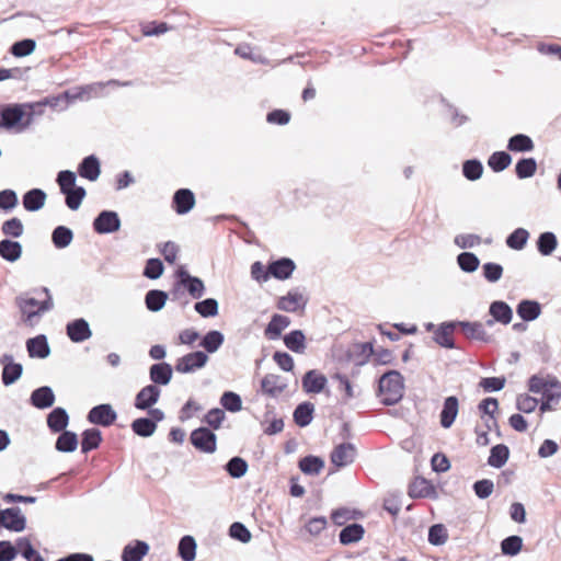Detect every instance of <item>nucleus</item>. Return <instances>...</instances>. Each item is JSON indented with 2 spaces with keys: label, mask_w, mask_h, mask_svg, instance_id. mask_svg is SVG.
Listing matches in <instances>:
<instances>
[{
  "label": "nucleus",
  "mask_w": 561,
  "mask_h": 561,
  "mask_svg": "<svg viewBox=\"0 0 561 561\" xmlns=\"http://www.w3.org/2000/svg\"><path fill=\"white\" fill-rule=\"evenodd\" d=\"M175 282L171 289L172 300H181L184 296V290L193 299H199L205 295L206 288L204 282L188 273L185 266H180L175 272Z\"/></svg>",
  "instance_id": "f257e3e1"
},
{
  "label": "nucleus",
  "mask_w": 561,
  "mask_h": 561,
  "mask_svg": "<svg viewBox=\"0 0 561 561\" xmlns=\"http://www.w3.org/2000/svg\"><path fill=\"white\" fill-rule=\"evenodd\" d=\"M403 377L397 370L385 373L378 385V397L385 405H394L403 397Z\"/></svg>",
  "instance_id": "f03ea898"
},
{
  "label": "nucleus",
  "mask_w": 561,
  "mask_h": 561,
  "mask_svg": "<svg viewBox=\"0 0 561 561\" xmlns=\"http://www.w3.org/2000/svg\"><path fill=\"white\" fill-rule=\"evenodd\" d=\"M527 388L531 393L541 394V400L557 404L561 400V381L556 376L533 375L527 381Z\"/></svg>",
  "instance_id": "7ed1b4c3"
},
{
  "label": "nucleus",
  "mask_w": 561,
  "mask_h": 561,
  "mask_svg": "<svg viewBox=\"0 0 561 561\" xmlns=\"http://www.w3.org/2000/svg\"><path fill=\"white\" fill-rule=\"evenodd\" d=\"M22 103L5 104L0 107L3 128L22 133L31 126V117L26 114Z\"/></svg>",
  "instance_id": "20e7f679"
},
{
  "label": "nucleus",
  "mask_w": 561,
  "mask_h": 561,
  "mask_svg": "<svg viewBox=\"0 0 561 561\" xmlns=\"http://www.w3.org/2000/svg\"><path fill=\"white\" fill-rule=\"evenodd\" d=\"M191 444L201 453L213 454L217 449V436L208 427H198L190 435Z\"/></svg>",
  "instance_id": "39448f33"
},
{
  "label": "nucleus",
  "mask_w": 561,
  "mask_h": 561,
  "mask_svg": "<svg viewBox=\"0 0 561 561\" xmlns=\"http://www.w3.org/2000/svg\"><path fill=\"white\" fill-rule=\"evenodd\" d=\"M209 357L203 351H195L183 355L175 362L174 369L180 374H192L206 366Z\"/></svg>",
  "instance_id": "423d86ee"
},
{
  "label": "nucleus",
  "mask_w": 561,
  "mask_h": 561,
  "mask_svg": "<svg viewBox=\"0 0 561 561\" xmlns=\"http://www.w3.org/2000/svg\"><path fill=\"white\" fill-rule=\"evenodd\" d=\"M87 420L91 424L108 427L117 420V412L110 403H101L88 412Z\"/></svg>",
  "instance_id": "0eeeda50"
},
{
  "label": "nucleus",
  "mask_w": 561,
  "mask_h": 561,
  "mask_svg": "<svg viewBox=\"0 0 561 561\" xmlns=\"http://www.w3.org/2000/svg\"><path fill=\"white\" fill-rule=\"evenodd\" d=\"M93 230L100 234H110L121 228V218L114 210H102L93 220Z\"/></svg>",
  "instance_id": "6e6552de"
},
{
  "label": "nucleus",
  "mask_w": 561,
  "mask_h": 561,
  "mask_svg": "<svg viewBox=\"0 0 561 561\" xmlns=\"http://www.w3.org/2000/svg\"><path fill=\"white\" fill-rule=\"evenodd\" d=\"M0 526L14 533H21L26 527V518L20 507L4 508L0 515Z\"/></svg>",
  "instance_id": "1a4fd4ad"
},
{
  "label": "nucleus",
  "mask_w": 561,
  "mask_h": 561,
  "mask_svg": "<svg viewBox=\"0 0 561 561\" xmlns=\"http://www.w3.org/2000/svg\"><path fill=\"white\" fill-rule=\"evenodd\" d=\"M0 364L2 365L1 380L4 386H11L21 378L23 366L15 363L11 354H2Z\"/></svg>",
  "instance_id": "9d476101"
},
{
  "label": "nucleus",
  "mask_w": 561,
  "mask_h": 561,
  "mask_svg": "<svg viewBox=\"0 0 561 561\" xmlns=\"http://www.w3.org/2000/svg\"><path fill=\"white\" fill-rule=\"evenodd\" d=\"M457 328L469 340L490 343L492 336L485 331L484 324L478 321H456Z\"/></svg>",
  "instance_id": "9b49d317"
},
{
  "label": "nucleus",
  "mask_w": 561,
  "mask_h": 561,
  "mask_svg": "<svg viewBox=\"0 0 561 561\" xmlns=\"http://www.w3.org/2000/svg\"><path fill=\"white\" fill-rule=\"evenodd\" d=\"M160 396L161 389L159 387L151 383L147 385L137 392L134 407L142 411L148 410L159 401Z\"/></svg>",
  "instance_id": "f8f14e48"
},
{
  "label": "nucleus",
  "mask_w": 561,
  "mask_h": 561,
  "mask_svg": "<svg viewBox=\"0 0 561 561\" xmlns=\"http://www.w3.org/2000/svg\"><path fill=\"white\" fill-rule=\"evenodd\" d=\"M308 299L304 297L297 289L289 290L285 296L278 298L276 307L278 310L285 312H296L299 309H305Z\"/></svg>",
  "instance_id": "ddd939ff"
},
{
  "label": "nucleus",
  "mask_w": 561,
  "mask_h": 561,
  "mask_svg": "<svg viewBox=\"0 0 561 561\" xmlns=\"http://www.w3.org/2000/svg\"><path fill=\"white\" fill-rule=\"evenodd\" d=\"M66 333L73 343H81L92 336L89 322L83 318L75 319L67 323Z\"/></svg>",
  "instance_id": "4468645a"
},
{
  "label": "nucleus",
  "mask_w": 561,
  "mask_h": 561,
  "mask_svg": "<svg viewBox=\"0 0 561 561\" xmlns=\"http://www.w3.org/2000/svg\"><path fill=\"white\" fill-rule=\"evenodd\" d=\"M355 457L356 448L351 443L339 444L330 455L331 462L339 468L351 465Z\"/></svg>",
  "instance_id": "2eb2a0df"
},
{
  "label": "nucleus",
  "mask_w": 561,
  "mask_h": 561,
  "mask_svg": "<svg viewBox=\"0 0 561 561\" xmlns=\"http://www.w3.org/2000/svg\"><path fill=\"white\" fill-rule=\"evenodd\" d=\"M195 202V195L190 188H179L172 197V208L178 215H185L194 208Z\"/></svg>",
  "instance_id": "dca6fc26"
},
{
  "label": "nucleus",
  "mask_w": 561,
  "mask_h": 561,
  "mask_svg": "<svg viewBox=\"0 0 561 561\" xmlns=\"http://www.w3.org/2000/svg\"><path fill=\"white\" fill-rule=\"evenodd\" d=\"M173 375L172 366L167 362L157 363L150 366L149 368V378L151 380V385L167 386L170 383Z\"/></svg>",
  "instance_id": "f3484780"
},
{
  "label": "nucleus",
  "mask_w": 561,
  "mask_h": 561,
  "mask_svg": "<svg viewBox=\"0 0 561 561\" xmlns=\"http://www.w3.org/2000/svg\"><path fill=\"white\" fill-rule=\"evenodd\" d=\"M30 403L39 410H45L55 403V393L49 386H42L32 391Z\"/></svg>",
  "instance_id": "a211bd4d"
},
{
  "label": "nucleus",
  "mask_w": 561,
  "mask_h": 561,
  "mask_svg": "<svg viewBox=\"0 0 561 561\" xmlns=\"http://www.w3.org/2000/svg\"><path fill=\"white\" fill-rule=\"evenodd\" d=\"M78 174L91 182L99 179L101 174V164L96 156L90 154L82 159L78 165Z\"/></svg>",
  "instance_id": "6ab92c4d"
},
{
  "label": "nucleus",
  "mask_w": 561,
  "mask_h": 561,
  "mask_svg": "<svg viewBox=\"0 0 561 561\" xmlns=\"http://www.w3.org/2000/svg\"><path fill=\"white\" fill-rule=\"evenodd\" d=\"M296 268L295 262L289 257H280L270 262V274L278 280L288 279Z\"/></svg>",
  "instance_id": "aec40b11"
},
{
  "label": "nucleus",
  "mask_w": 561,
  "mask_h": 561,
  "mask_svg": "<svg viewBox=\"0 0 561 561\" xmlns=\"http://www.w3.org/2000/svg\"><path fill=\"white\" fill-rule=\"evenodd\" d=\"M327 383V377L314 369L308 370L302 377V388L307 393H320Z\"/></svg>",
  "instance_id": "412c9836"
},
{
  "label": "nucleus",
  "mask_w": 561,
  "mask_h": 561,
  "mask_svg": "<svg viewBox=\"0 0 561 561\" xmlns=\"http://www.w3.org/2000/svg\"><path fill=\"white\" fill-rule=\"evenodd\" d=\"M26 350L32 358H46L50 354L46 335L39 334L26 341Z\"/></svg>",
  "instance_id": "4be33fe9"
},
{
  "label": "nucleus",
  "mask_w": 561,
  "mask_h": 561,
  "mask_svg": "<svg viewBox=\"0 0 561 561\" xmlns=\"http://www.w3.org/2000/svg\"><path fill=\"white\" fill-rule=\"evenodd\" d=\"M456 328V321L443 322L434 332V341L442 347L455 348L456 345L451 334Z\"/></svg>",
  "instance_id": "5701e85b"
},
{
  "label": "nucleus",
  "mask_w": 561,
  "mask_h": 561,
  "mask_svg": "<svg viewBox=\"0 0 561 561\" xmlns=\"http://www.w3.org/2000/svg\"><path fill=\"white\" fill-rule=\"evenodd\" d=\"M46 197L47 195L42 188H32L22 197L23 207L27 211H38L44 207Z\"/></svg>",
  "instance_id": "b1692460"
},
{
  "label": "nucleus",
  "mask_w": 561,
  "mask_h": 561,
  "mask_svg": "<svg viewBox=\"0 0 561 561\" xmlns=\"http://www.w3.org/2000/svg\"><path fill=\"white\" fill-rule=\"evenodd\" d=\"M69 424V415L66 409L54 408L47 415V426L53 433H60Z\"/></svg>",
  "instance_id": "393cba45"
},
{
  "label": "nucleus",
  "mask_w": 561,
  "mask_h": 561,
  "mask_svg": "<svg viewBox=\"0 0 561 561\" xmlns=\"http://www.w3.org/2000/svg\"><path fill=\"white\" fill-rule=\"evenodd\" d=\"M459 402L455 396L447 397L444 401L443 409L440 411V425L444 428H449L458 414Z\"/></svg>",
  "instance_id": "a878e982"
},
{
  "label": "nucleus",
  "mask_w": 561,
  "mask_h": 561,
  "mask_svg": "<svg viewBox=\"0 0 561 561\" xmlns=\"http://www.w3.org/2000/svg\"><path fill=\"white\" fill-rule=\"evenodd\" d=\"M289 324L290 319L288 317L275 313L272 316L271 321L266 325L264 335L268 340H277L282 332L289 327Z\"/></svg>",
  "instance_id": "bb28decb"
},
{
  "label": "nucleus",
  "mask_w": 561,
  "mask_h": 561,
  "mask_svg": "<svg viewBox=\"0 0 561 561\" xmlns=\"http://www.w3.org/2000/svg\"><path fill=\"white\" fill-rule=\"evenodd\" d=\"M435 488L424 478H415L409 485L408 494L412 499L431 497L435 495Z\"/></svg>",
  "instance_id": "cd10ccee"
},
{
  "label": "nucleus",
  "mask_w": 561,
  "mask_h": 561,
  "mask_svg": "<svg viewBox=\"0 0 561 561\" xmlns=\"http://www.w3.org/2000/svg\"><path fill=\"white\" fill-rule=\"evenodd\" d=\"M148 551L149 545L146 541L136 540L134 543H128L124 547L122 552V560L141 561Z\"/></svg>",
  "instance_id": "c85d7f7f"
},
{
  "label": "nucleus",
  "mask_w": 561,
  "mask_h": 561,
  "mask_svg": "<svg viewBox=\"0 0 561 561\" xmlns=\"http://www.w3.org/2000/svg\"><path fill=\"white\" fill-rule=\"evenodd\" d=\"M286 387L287 385L282 381V378L278 375L267 374L261 380L262 391L270 397L280 394Z\"/></svg>",
  "instance_id": "c756f323"
},
{
  "label": "nucleus",
  "mask_w": 561,
  "mask_h": 561,
  "mask_svg": "<svg viewBox=\"0 0 561 561\" xmlns=\"http://www.w3.org/2000/svg\"><path fill=\"white\" fill-rule=\"evenodd\" d=\"M22 255V244L19 241L3 239L0 241V256L10 263L16 262Z\"/></svg>",
  "instance_id": "7c9ffc66"
},
{
  "label": "nucleus",
  "mask_w": 561,
  "mask_h": 561,
  "mask_svg": "<svg viewBox=\"0 0 561 561\" xmlns=\"http://www.w3.org/2000/svg\"><path fill=\"white\" fill-rule=\"evenodd\" d=\"M516 312L523 321L529 322L540 316L541 307L538 301L525 299L517 305Z\"/></svg>",
  "instance_id": "2f4dec72"
},
{
  "label": "nucleus",
  "mask_w": 561,
  "mask_h": 561,
  "mask_svg": "<svg viewBox=\"0 0 561 561\" xmlns=\"http://www.w3.org/2000/svg\"><path fill=\"white\" fill-rule=\"evenodd\" d=\"M15 302L20 308L24 320L31 322L34 317L39 316L43 311L39 309L41 302L35 298L16 297Z\"/></svg>",
  "instance_id": "473e14b6"
},
{
  "label": "nucleus",
  "mask_w": 561,
  "mask_h": 561,
  "mask_svg": "<svg viewBox=\"0 0 561 561\" xmlns=\"http://www.w3.org/2000/svg\"><path fill=\"white\" fill-rule=\"evenodd\" d=\"M285 346L294 353L304 354L306 351V336L301 330H293L283 337Z\"/></svg>",
  "instance_id": "72a5a7b5"
},
{
  "label": "nucleus",
  "mask_w": 561,
  "mask_h": 561,
  "mask_svg": "<svg viewBox=\"0 0 561 561\" xmlns=\"http://www.w3.org/2000/svg\"><path fill=\"white\" fill-rule=\"evenodd\" d=\"M102 443V433L99 428L84 430L81 434V451L87 454L99 448Z\"/></svg>",
  "instance_id": "f704fd0d"
},
{
  "label": "nucleus",
  "mask_w": 561,
  "mask_h": 561,
  "mask_svg": "<svg viewBox=\"0 0 561 561\" xmlns=\"http://www.w3.org/2000/svg\"><path fill=\"white\" fill-rule=\"evenodd\" d=\"M225 342L224 334L218 330L208 331L199 342V346L207 353L213 354L217 352Z\"/></svg>",
  "instance_id": "c9c22d12"
},
{
  "label": "nucleus",
  "mask_w": 561,
  "mask_h": 561,
  "mask_svg": "<svg viewBox=\"0 0 561 561\" xmlns=\"http://www.w3.org/2000/svg\"><path fill=\"white\" fill-rule=\"evenodd\" d=\"M365 534V529L360 524L354 523L345 526L339 534V540L342 545L347 546L359 541Z\"/></svg>",
  "instance_id": "e433bc0d"
},
{
  "label": "nucleus",
  "mask_w": 561,
  "mask_h": 561,
  "mask_svg": "<svg viewBox=\"0 0 561 561\" xmlns=\"http://www.w3.org/2000/svg\"><path fill=\"white\" fill-rule=\"evenodd\" d=\"M489 313L502 324H508L513 318L512 308L504 301L495 300L490 305Z\"/></svg>",
  "instance_id": "4c0bfd02"
},
{
  "label": "nucleus",
  "mask_w": 561,
  "mask_h": 561,
  "mask_svg": "<svg viewBox=\"0 0 561 561\" xmlns=\"http://www.w3.org/2000/svg\"><path fill=\"white\" fill-rule=\"evenodd\" d=\"M168 297L169 295L164 290L150 289L145 296V305L149 311L158 312L164 307Z\"/></svg>",
  "instance_id": "58836bf2"
},
{
  "label": "nucleus",
  "mask_w": 561,
  "mask_h": 561,
  "mask_svg": "<svg viewBox=\"0 0 561 561\" xmlns=\"http://www.w3.org/2000/svg\"><path fill=\"white\" fill-rule=\"evenodd\" d=\"M536 247L542 256L551 255L558 247L557 236L551 231L540 233L536 241Z\"/></svg>",
  "instance_id": "ea45409f"
},
{
  "label": "nucleus",
  "mask_w": 561,
  "mask_h": 561,
  "mask_svg": "<svg viewBox=\"0 0 561 561\" xmlns=\"http://www.w3.org/2000/svg\"><path fill=\"white\" fill-rule=\"evenodd\" d=\"M314 405L311 402H302L298 404L294 411V421L300 427L308 426L313 419Z\"/></svg>",
  "instance_id": "a19ab883"
},
{
  "label": "nucleus",
  "mask_w": 561,
  "mask_h": 561,
  "mask_svg": "<svg viewBox=\"0 0 561 561\" xmlns=\"http://www.w3.org/2000/svg\"><path fill=\"white\" fill-rule=\"evenodd\" d=\"M506 148L513 152H530L535 145L528 135L516 134L508 139Z\"/></svg>",
  "instance_id": "79ce46f5"
},
{
  "label": "nucleus",
  "mask_w": 561,
  "mask_h": 561,
  "mask_svg": "<svg viewBox=\"0 0 561 561\" xmlns=\"http://www.w3.org/2000/svg\"><path fill=\"white\" fill-rule=\"evenodd\" d=\"M78 447V436L75 432L64 430L56 439L55 448L60 453H72Z\"/></svg>",
  "instance_id": "37998d69"
},
{
  "label": "nucleus",
  "mask_w": 561,
  "mask_h": 561,
  "mask_svg": "<svg viewBox=\"0 0 561 561\" xmlns=\"http://www.w3.org/2000/svg\"><path fill=\"white\" fill-rule=\"evenodd\" d=\"M510 458V448L504 444H497L493 446L490 450V456L488 458V465L500 469L502 468Z\"/></svg>",
  "instance_id": "c03bdc74"
},
{
  "label": "nucleus",
  "mask_w": 561,
  "mask_h": 561,
  "mask_svg": "<svg viewBox=\"0 0 561 561\" xmlns=\"http://www.w3.org/2000/svg\"><path fill=\"white\" fill-rule=\"evenodd\" d=\"M299 469L308 476H317L324 468V460L318 456L309 455L299 460Z\"/></svg>",
  "instance_id": "a18cd8bd"
},
{
  "label": "nucleus",
  "mask_w": 561,
  "mask_h": 561,
  "mask_svg": "<svg viewBox=\"0 0 561 561\" xmlns=\"http://www.w3.org/2000/svg\"><path fill=\"white\" fill-rule=\"evenodd\" d=\"M73 239V232L66 226H57L51 232V242L57 249L67 248Z\"/></svg>",
  "instance_id": "49530a36"
},
{
  "label": "nucleus",
  "mask_w": 561,
  "mask_h": 561,
  "mask_svg": "<svg viewBox=\"0 0 561 561\" xmlns=\"http://www.w3.org/2000/svg\"><path fill=\"white\" fill-rule=\"evenodd\" d=\"M178 553L183 561H193L196 557V541L190 536H183L178 546Z\"/></svg>",
  "instance_id": "de8ad7c7"
},
{
  "label": "nucleus",
  "mask_w": 561,
  "mask_h": 561,
  "mask_svg": "<svg viewBox=\"0 0 561 561\" xmlns=\"http://www.w3.org/2000/svg\"><path fill=\"white\" fill-rule=\"evenodd\" d=\"M529 232L525 228H516L512 233H510L506 238V245L516 251L523 250L527 241L529 239Z\"/></svg>",
  "instance_id": "09e8293b"
},
{
  "label": "nucleus",
  "mask_w": 561,
  "mask_h": 561,
  "mask_svg": "<svg viewBox=\"0 0 561 561\" xmlns=\"http://www.w3.org/2000/svg\"><path fill=\"white\" fill-rule=\"evenodd\" d=\"M537 171V161L535 158H522L515 164V173L519 180L529 179Z\"/></svg>",
  "instance_id": "8fccbe9b"
},
{
  "label": "nucleus",
  "mask_w": 561,
  "mask_h": 561,
  "mask_svg": "<svg viewBox=\"0 0 561 561\" xmlns=\"http://www.w3.org/2000/svg\"><path fill=\"white\" fill-rule=\"evenodd\" d=\"M131 431L140 437H150L154 434L157 425L149 417H138L131 422Z\"/></svg>",
  "instance_id": "3c124183"
},
{
  "label": "nucleus",
  "mask_w": 561,
  "mask_h": 561,
  "mask_svg": "<svg viewBox=\"0 0 561 561\" xmlns=\"http://www.w3.org/2000/svg\"><path fill=\"white\" fill-rule=\"evenodd\" d=\"M512 163V157L506 151H495L488 159V165L493 172H502Z\"/></svg>",
  "instance_id": "603ef678"
},
{
  "label": "nucleus",
  "mask_w": 561,
  "mask_h": 561,
  "mask_svg": "<svg viewBox=\"0 0 561 561\" xmlns=\"http://www.w3.org/2000/svg\"><path fill=\"white\" fill-rule=\"evenodd\" d=\"M36 48V42L33 38H24L13 43L9 49L10 54L16 58L30 56Z\"/></svg>",
  "instance_id": "864d4df0"
},
{
  "label": "nucleus",
  "mask_w": 561,
  "mask_h": 561,
  "mask_svg": "<svg viewBox=\"0 0 561 561\" xmlns=\"http://www.w3.org/2000/svg\"><path fill=\"white\" fill-rule=\"evenodd\" d=\"M218 301L215 298H206L194 305L195 311L203 318H213L218 314Z\"/></svg>",
  "instance_id": "5fc2aeb1"
},
{
  "label": "nucleus",
  "mask_w": 561,
  "mask_h": 561,
  "mask_svg": "<svg viewBox=\"0 0 561 561\" xmlns=\"http://www.w3.org/2000/svg\"><path fill=\"white\" fill-rule=\"evenodd\" d=\"M457 264L461 271L466 273H473L480 265V260L472 252H461L457 256Z\"/></svg>",
  "instance_id": "6e6d98bb"
},
{
  "label": "nucleus",
  "mask_w": 561,
  "mask_h": 561,
  "mask_svg": "<svg viewBox=\"0 0 561 561\" xmlns=\"http://www.w3.org/2000/svg\"><path fill=\"white\" fill-rule=\"evenodd\" d=\"M483 164L478 159H470L462 164V174L469 181H477L482 176Z\"/></svg>",
  "instance_id": "4d7b16f0"
},
{
  "label": "nucleus",
  "mask_w": 561,
  "mask_h": 561,
  "mask_svg": "<svg viewBox=\"0 0 561 561\" xmlns=\"http://www.w3.org/2000/svg\"><path fill=\"white\" fill-rule=\"evenodd\" d=\"M1 232L11 238H20L24 233V226L20 218L12 217L1 225Z\"/></svg>",
  "instance_id": "13d9d810"
},
{
  "label": "nucleus",
  "mask_w": 561,
  "mask_h": 561,
  "mask_svg": "<svg viewBox=\"0 0 561 561\" xmlns=\"http://www.w3.org/2000/svg\"><path fill=\"white\" fill-rule=\"evenodd\" d=\"M133 84L131 81H119L116 79H111L106 82H94L91 84H88L82 88L83 92L87 93H93L95 96L100 95L102 90L105 87H113V88H119V87H130Z\"/></svg>",
  "instance_id": "bf43d9fd"
},
{
  "label": "nucleus",
  "mask_w": 561,
  "mask_h": 561,
  "mask_svg": "<svg viewBox=\"0 0 561 561\" xmlns=\"http://www.w3.org/2000/svg\"><path fill=\"white\" fill-rule=\"evenodd\" d=\"M65 195V202L69 209L77 210L83 198L85 197V190L82 186H76L71 190H68L67 193H62Z\"/></svg>",
  "instance_id": "052dcab7"
},
{
  "label": "nucleus",
  "mask_w": 561,
  "mask_h": 561,
  "mask_svg": "<svg viewBox=\"0 0 561 561\" xmlns=\"http://www.w3.org/2000/svg\"><path fill=\"white\" fill-rule=\"evenodd\" d=\"M226 471L230 477L239 479L248 471V462L241 457H232L225 466Z\"/></svg>",
  "instance_id": "680f3d73"
},
{
  "label": "nucleus",
  "mask_w": 561,
  "mask_h": 561,
  "mask_svg": "<svg viewBox=\"0 0 561 561\" xmlns=\"http://www.w3.org/2000/svg\"><path fill=\"white\" fill-rule=\"evenodd\" d=\"M220 404L229 412H239L242 409L241 397L233 391H226L220 398Z\"/></svg>",
  "instance_id": "e2e57ef3"
},
{
  "label": "nucleus",
  "mask_w": 561,
  "mask_h": 561,
  "mask_svg": "<svg viewBox=\"0 0 561 561\" xmlns=\"http://www.w3.org/2000/svg\"><path fill=\"white\" fill-rule=\"evenodd\" d=\"M523 547V539L519 536H508L501 542L502 553L505 556H516Z\"/></svg>",
  "instance_id": "0e129e2a"
},
{
  "label": "nucleus",
  "mask_w": 561,
  "mask_h": 561,
  "mask_svg": "<svg viewBox=\"0 0 561 561\" xmlns=\"http://www.w3.org/2000/svg\"><path fill=\"white\" fill-rule=\"evenodd\" d=\"M448 539V533L443 524L432 525L428 529V542L433 546H442Z\"/></svg>",
  "instance_id": "69168bd1"
},
{
  "label": "nucleus",
  "mask_w": 561,
  "mask_h": 561,
  "mask_svg": "<svg viewBox=\"0 0 561 561\" xmlns=\"http://www.w3.org/2000/svg\"><path fill=\"white\" fill-rule=\"evenodd\" d=\"M539 404V400L528 393H520L516 397V409L522 413L534 412Z\"/></svg>",
  "instance_id": "338daca9"
},
{
  "label": "nucleus",
  "mask_w": 561,
  "mask_h": 561,
  "mask_svg": "<svg viewBox=\"0 0 561 561\" xmlns=\"http://www.w3.org/2000/svg\"><path fill=\"white\" fill-rule=\"evenodd\" d=\"M16 545L21 550L22 557L27 561H45L44 558L33 548L27 538L18 539Z\"/></svg>",
  "instance_id": "774afa93"
}]
</instances>
